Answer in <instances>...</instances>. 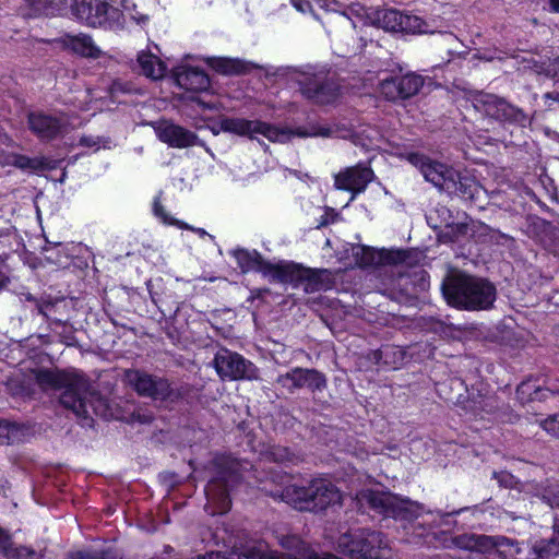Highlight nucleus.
Wrapping results in <instances>:
<instances>
[{
	"mask_svg": "<svg viewBox=\"0 0 559 559\" xmlns=\"http://www.w3.org/2000/svg\"><path fill=\"white\" fill-rule=\"evenodd\" d=\"M219 126L224 132L240 136L247 135L251 139L261 134L272 142H285L289 138L286 131L259 120L224 118L221 120Z\"/></svg>",
	"mask_w": 559,
	"mask_h": 559,
	"instance_id": "nucleus-7",
	"label": "nucleus"
},
{
	"mask_svg": "<svg viewBox=\"0 0 559 559\" xmlns=\"http://www.w3.org/2000/svg\"><path fill=\"white\" fill-rule=\"evenodd\" d=\"M292 4L301 13H306L311 9L308 0H292Z\"/></svg>",
	"mask_w": 559,
	"mask_h": 559,
	"instance_id": "nucleus-43",
	"label": "nucleus"
},
{
	"mask_svg": "<svg viewBox=\"0 0 559 559\" xmlns=\"http://www.w3.org/2000/svg\"><path fill=\"white\" fill-rule=\"evenodd\" d=\"M525 388H527L526 384H522L520 388H519V392H524Z\"/></svg>",
	"mask_w": 559,
	"mask_h": 559,
	"instance_id": "nucleus-51",
	"label": "nucleus"
},
{
	"mask_svg": "<svg viewBox=\"0 0 559 559\" xmlns=\"http://www.w3.org/2000/svg\"><path fill=\"white\" fill-rule=\"evenodd\" d=\"M60 41L66 49L81 57L96 59L102 56V50L95 45L92 37L86 34L64 35Z\"/></svg>",
	"mask_w": 559,
	"mask_h": 559,
	"instance_id": "nucleus-22",
	"label": "nucleus"
},
{
	"mask_svg": "<svg viewBox=\"0 0 559 559\" xmlns=\"http://www.w3.org/2000/svg\"><path fill=\"white\" fill-rule=\"evenodd\" d=\"M192 99H193L194 102H197L200 106H202V107H206L205 103H204V102H202L199 97H194V98H192Z\"/></svg>",
	"mask_w": 559,
	"mask_h": 559,
	"instance_id": "nucleus-50",
	"label": "nucleus"
},
{
	"mask_svg": "<svg viewBox=\"0 0 559 559\" xmlns=\"http://www.w3.org/2000/svg\"><path fill=\"white\" fill-rule=\"evenodd\" d=\"M549 3L554 12H559V0H549Z\"/></svg>",
	"mask_w": 559,
	"mask_h": 559,
	"instance_id": "nucleus-47",
	"label": "nucleus"
},
{
	"mask_svg": "<svg viewBox=\"0 0 559 559\" xmlns=\"http://www.w3.org/2000/svg\"><path fill=\"white\" fill-rule=\"evenodd\" d=\"M260 272L270 281L278 283H294L305 276V271L293 263L272 264L264 261Z\"/></svg>",
	"mask_w": 559,
	"mask_h": 559,
	"instance_id": "nucleus-21",
	"label": "nucleus"
},
{
	"mask_svg": "<svg viewBox=\"0 0 559 559\" xmlns=\"http://www.w3.org/2000/svg\"><path fill=\"white\" fill-rule=\"evenodd\" d=\"M35 381L44 389L63 390L60 403L76 417L87 419L91 414L107 417L105 401L91 391L87 381L80 374L59 370L40 369L34 373Z\"/></svg>",
	"mask_w": 559,
	"mask_h": 559,
	"instance_id": "nucleus-1",
	"label": "nucleus"
},
{
	"mask_svg": "<svg viewBox=\"0 0 559 559\" xmlns=\"http://www.w3.org/2000/svg\"><path fill=\"white\" fill-rule=\"evenodd\" d=\"M271 456L276 462H293L294 454L287 449L282 447H274L271 450Z\"/></svg>",
	"mask_w": 559,
	"mask_h": 559,
	"instance_id": "nucleus-39",
	"label": "nucleus"
},
{
	"mask_svg": "<svg viewBox=\"0 0 559 559\" xmlns=\"http://www.w3.org/2000/svg\"><path fill=\"white\" fill-rule=\"evenodd\" d=\"M442 292L448 304L466 310L488 309L496 300V288L491 283L463 273L448 276Z\"/></svg>",
	"mask_w": 559,
	"mask_h": 559,
	"instance_id": "nucleus-2",
	"label": "nucleus"
},
{
	"mask_svg": "<svg viewBox=\"0 0 559 559\" xmlns=\"http://www.w3.org/2000/svg\"><path fill=\"white\" fill-rule=\"evenodd\" d=\"M91 109H92V106L90 105V103H85L84 106L80 107L81 111H88Z\"/></svg>",
	"mask_w": 559,
	"mask_h": 559,
	"instance_id": "nucleus-49",
	"label": "nucleus"
},
{
	"mask_svg": "<svg viewBox=\"0 0 559 559\" xmlns=\"http://www.w3.org/2000/svg\"><path fill=\"white\" fill-rule=\"evenodd\" d=\"M17 427L15 424H11L5 420H0V443H10L14 440V433Z\"/></svg>",
	"mask_w": 559,
	"mask_h": 559,
	"instance_id": "nucleus-35",
	"label": "nucleus"
},
{
	"mask_svg": "<svg viewBox=\"0 0 559 559\" xmlns=\"http://www.w3.org/2000/svg\"><path fill=\"white\" fill-rule=\"evenodd\" d=\"M157 138L171 147L185 148L195 144L197 135L170 121H160L155 126Z\"/></svg>",
	"mask_w": 559,
	"mask_h": 559,
	"instance_id": "nucleus-18",
	"label": "nucleus"
},
{
	"mask_svg": "<svg viewBox=\"0 0 559 559\" xmlns=\"http://www.w3.org/2000/svg\"><path fill=\"white\" fill-rule=\"evenodd\" d=\"M542 498L551 507L559 508V483L551 484L547 486L543 493Z\"/></svg>",
	"mask_w": 559,
	"mask_h": 559,
	"instance_id": "nucleus-34",
	"label": "nucleus"
},
{
	"mask_svg": "<svg viewBox=\"0 0 559 559\" xmlns=\"http://www.w3.org/2000/svg\"><path fill=\"white\" fill-rule=\"evenodd\" d=\"M499 407L500 403L496 396H483L479 401L473 402L471 409L476 416L485 418V414H496Z\"/></svg>",
	"mask_w": 559,
	"mask_h": 559,
	"instance_id": "nucleus-30",
	"label": "nucleus"
},
{
	"mask_svg": "<svg viewBox=\"0 0 559 559\" xmlns=\"http://www.w3.org/2000/svg\"><path fill=\"white\" fill-rule=\"evenodd\" d=\"M55 7L52 0H32L29 16L50 15L53 14Z\"/></svg>",
	"mask_w": 559,
	"mask_h": 559,
	"instance_id": "nucleus-32",
	"label": "nucleus"
},
{
	"mask_svg": "<svg viewBox=\"0 0 559 559\" xmlns=\"http://www.w3.org/2000/svg\"><path fill=\"white\" fill-rule=\"evenodd\" d=\"M423 85L421 75L407 73L400 78L383 80L380 83V92L389 100L406 99L416 95Z\"/></svg>",
	"mask_w": 559,
	"mask_h": 559,
	"instance_id": "nucleus-13",
	"label": "nucleus"
},
{
	"mask_svg": "<svg viewBox=\"0 0 559 559\" xmlns=\"http://www.w3.org/2000/svg\"><path fill=\"white\" fill-rule=\"evenodd\" d=\"M217 473L207 484L205 495L206 510L210 514H223L230 508L229 489L242 477L241 464L230 457H222L216 462Z\"/></svg>",
	"mask_w": 559,
	"mask_h": 559,
	"instance_id": "nucleus-4",
	"label": "nucleus"
},
{
	"mask_svg": "<svg viewBox=\"0 0 559 559\" xmlns=\"http://www.w3.org/2000/svg\"><path fill=\"white\" fill-rule=\"evenodd\" d=\"M124 378L128 384L133 386L140 395L164 401L171 394L167 380L146 372L131 369L126 371Z\"/></svg>",
	"mask_w": 559,
	"mask_h": 559,
	"instance_id": "nucleus-12",
	"label": "nucleus"
},
{
	"mask_svg": "<svg viewBox=\"0 0 559 559\" xmlns=\"http://www.w3.org/2000/svg\"><path fill=\"white\" fill-rule=\"evenodd\" d=\"M29 130L40 140H52L61 134L64 128L63 117H57L40 111L28 114Z\"/></svg>",
	"mask_w": 559,
	"mask_h": 559,
	"instance_id": "nucleus-17",
	"label": "nucleus"
},
{
	"mask_svg": "<svg viewBox=\"0 0 559 559\" xmlns=\"http://www.w3.org/2000/svg\"><path fill=\"white\" fill-rule=\"evenodd\" d=\"M317 135H322V136H329L330 135V130L329 129H320L318 132H316Z\"/></svg>",
	"mask_w": 559,
	"mask_h": 559,
	"instance_id": "nucleus-48",
	"label": "nucleus"
},
{
	"mask_svg": "<svg viewBox=\"0 0 559 559\" xmlns=\"http://www.w3.org/2000/svg\"><path fill=\"white\" fill-rule=\"evenodd\" d=\"M364 539V548H371V551L370 555H361V559H382L384 557L382 551L388 544L381 533L366 530Z\"/></svg>",
	"mask_w": 559,
	"mask_h": 559,
	"instance_id": "nucleus-24",
	"label": "nucleus"
},
{
	"mask_svg": "<svg viewBox=\"0 0 559 559\" xmlns=\"http://www.w3.org/2000/svg\"><path fill=\"white\" fill-rule=\"evenodd\" d=\"M400 32L413 34L425 33L426 24L420 17L416 15L403 14V27H401Z\"/></svg>",
	"mask_w": 559,
	"mask_h": 559,
	"instance_id": "nucleus-31",
	"label": "nucleus"
},
{
	"mask_svg": "<svg viewBox=\"0 0 559 559\" xmlns=\"http://www.w3.org/2000/svg\"><path fill=\"white\" fill-rule=\"evenodd\" d=\"M402 158L416 167L426 181L439 190L448 193H465V183L462 181L460 173L453 167L417 152H406L402 154Z\"/></svg>",
	"mask_w": 559,
	"mask_h": 559,
	"instance_id": "nucleus-5",
	"label": "nucleus"
},
{
	"mask_svg": "<svg viewBox=\"0 0 559 559\" xmlns=\"http://www.w3.org/2000/svg\"><path fill=\"white\" fill-rule=\"evenodd\" d=\"M547 75L555 76L556 75V71L549 70V71H547Z\"/></svg>",
	"mask_w": 559,
	"mask_h": 559,
	"instance_id": "nucleus-52",
	"label": "nucleus"
},
{
	"mask_svg": "<svg viewBox=\"0 0 559 559\" xmlns=\"http://www.w3.org/2000/svg\"><path fill=\"white\" fill-rule=\"evenodd\" d=\"M199 234L205 235L206 233L203 229H195Z\"/></svg>",
	"mask_w": 559,
	"mask_h": 559,
	"instance_id": "nucleus-54",
	"label": "nucleus"
},
{
	"mask_svg": "<svg viewBox=\"0 0 559 559\" xmlns=\"http://www.w3.org/2000/svg\"><path fill=\"white\" fill-rule=\"evenodd\" d=\"M550 394H554V391L546 388V389H542V388H538L535 390V396H534V400H546L548 399V396Z\"/></svg>",
	"mask_w": 559,
	"mask_h": 559,
	"instance_id": "nucleus-44",
	"label": "nucleus"
},
{
	"mask_svg": "<svg viewBox=\"0 0 559 559\" xmlns=\"http://www.w3.org/2000/svg\"><path fill=\"white\" fill-rule=\"evenodd\" d=\"M81 144L88 147H98L99 141L93 136H83L81 139Z\"/></svg>",
	"mask_w": 559,
	"mask_h": 559,
	"instance_id": "nucleus-45",
	"label": "nucleus"
},
{
	"mask_svg": "<svg viewBox=\"0 0 559 559\" xmlns=\"http://www.w3.org/2000/svg\"><path fill=\"white\" fill-rule=\"evenodd\" d=\"M11 163L23 170L31 171L45 169L48 166V162L44 157H27L24 155H14Z\"/></svg>",
	"mask_w": 559,
	"mask_h": 559,
	"instance_id": "nucleus-29",
	"label": "nucleus"
},
{
	"mask_svg": "<svg viewBox=\"0 0 559 559\" xmlns=\"http://www.w3.org/2000/svg\"><path fill=\"white\" fill-rule=\"evenodd\" d=\"M283 501L299 511L320 512L340 506L343 496L340 489L325 478H316L307 487L286 486L281 493H275Z\"/></svg>",
	"mask_w": 559,
	"mask_h": 559,
	"instance_id": "nucleus-3",
	"label": "nucleus"
},
{
	"mask_svg": "<svg viewBox=\"0 0 559 559\" xmlns=\"http://www.w3.org/2000/svg\"><path fill=\"white\" fill-rule=\"evenodd\" d=\"M354 255L356 257L357 263L360 266H368L373 262L372 252L365 247H357L354 249Z\"/></svg>",
	"mask_w": 559,
	"mask_h": 559,
	"instance_id": "nucleus-36",
	"label": "nucleus"
},
{
	"mask_svg": "<svg viewBox=\"0 0 559 559\" xmlns=\"http://www.w3.org/2000/svg\"><path fill=\"white\" fill-rule=\"evenodd\" d=\"M365 528H354L340 535L338 550L352 559H361V555H370L371 548H364Z\"/></svg>",
	"mask_w": 559,
	"mask_h": 559,
	"instance_id": "nucleus-19",
	"label": "nucleus"
},
{
	"mask_svg": "<svg viewBox=\"0 0 559 559\" xmlns=\"http://www.w3.org/2000/svg\"><path fill=\"white\" fill-rule=\"evenodd\" d=\"M277 383L289 391L301 388L321 390L325 386L326 381L317 370L295 368L285 374L278 376Z\"/></svg>",
	"mask_w": 559,
	"mask_h": 559,
	"instance_id": "nucleus-16",
	"label": "nucleus"
},
{
	"mask_svg": "<svg viewBox=\"0 0 559 559\" xmlns=\"http://www.w3.org/2000/svg\"><path fill=\"white\" fill-rule=\"evenodd\" d=\"M175 81L181 88L202 92L209 88V76L200 69L188 66L178 67L174 72Z\"/></svg>",
	"mask_w": 559,
	"mask_h": 559,
	"instance_id": "nucleus-20",
	"label": "nucleus"
},
{
	"mask_svg": "<svg viewBox=\"0 0 559 559\" xmlns=\"http://www.w3.org/2000/svg\"><path fill=\"white\" fill-rule=\"evenodd\" d=\"M236 260L243 272H248L251 270L259 271L261 270V265L264 263L261 254L253 250H237L235 251Z\"/></svg>",
	"mask_w": 559,
	"mask_h": 559,
	"instance_id": "nucleus-27",
	"label": "nucleus"
},
{
	"mask_svg": "<svg viewBox=\"0 0 559 559\" xmlns=\"http://www.w3.org/2000/svg\"><path fill=\"white\" fill-rule=\"evenodd\" d=\"M213 364L222 379L240 380L257 377V369L252 362L226 348H221L215 354Z\"/></svg>",
	"mask_w": 559,
	"mask_h": 559,
	"instance_id": "nucleus-9",
	"label": "nucleus"
},
{
	"mask_svg": "<svg viewBox=\"0 0 559 559\" xmlns=\"http://www.w3.org/2000/svg\"><path fill=\"white\" fill-rule=\"evenodd\" d=\"M357 499L384 516L400 520L412 521L424 512V506L418 502L385 491L364 490L357 495Z\"/></svg>",
	"mask_w": 559,
	"mask_h": 559,
	"instance_id": "nucleus-6",
	"label": "nucleus"
},
{
	"mask_svg": "<svg viewBox=\"0 0 559 559\" xmlns=\"http://www.w3.org/2000/svg\"><path fill=\"white\" fill-rule=\"evenodd\" d=\"M70 10L79 21L90 26H102L114 17L115 9L103 0H71Z\"/></svg>",
	"mask_w": 559,
	"mask_h": 559,
	"instance_id": "nucleus-11",
	"label": "nucleus"
},
{
	"mask_svg": "<svg viewBox=\"0 0 559 559\" xmlns=\"http://www.w3.org/2000/svg\"><path fill=\"white\" fill-rule=\"evenodd\" d=\"M511 479H512V476H511V475H509V474H507V473L501 474V477H500V478H498V480H499L500 483H504L506 485H510V484H511Z\"/></svg>",
	"mask_w": 559,
	"mask_h": 559,
	"instance_id": "nucleus-46",
	"label": "nucleus"
},
{
	"mask_svg": "<svg viewBox=\"0 0 559 559\" xmlns=\"http://www.w3.org/2000/svg\"><path fill=\"white\" fill-rule=\"evenodd\" d=\"M374 179L373 170L365 165L357 164L352 167H346L334 175V187L337 190H344L352 193L350 200L362 193L367 186Z\"/></svg>",
	"mask_w": 559,
	"mask_h": 559,
	"instance_id": "nucleus-10",
	"label": "nucleus"
},
{
	"mask_svg": "<svg viewBox=\"0 0 559 559\" xmlns=\"http://www.w3.org/2000/svg\"><path fill=\"white\" fill-rule=\"evenodd\" d=\"M540 426L549 435L559 438V414L540 421Z\"/></svg>",
	"mask_w": 559,
	"mask_h": 559,
	"instance_id": "nucleus-38",
	"label": "nucleus"
},
{
	"mask_svg": "<svg viewBox=\"0 0 559 559\" xmlns=\"http://www.w3.org/2000/svg\"><path fill=\"white\" fill-rule=\"evenodd\" d=\"M12 540L11 535L0 527V552L5 557H11Z\"/></svg>",
	"mask_w": 559,
	"mask_h": 559,
	"instance_id": "nucleus-41",
	"label": "nucleus"
},
{
	"mask_svg": "<svg viewBox=\"0 0 559 559\" xmlns=\"http://www.w3.org/2000/svg\"><path fill=\"white\" fill-rule=\"evenodd\" d=\"M546 106L549 110H556L559 109V93L552 92L547 93L544 96Z\"/></svg>",
	"mask_w": 559,
	"mask_h": 559,
	"instance_id": "nucleus-42",
	"label": "nucleus"
},
{
	"mask_svg": "<svg viewBox=\"0 0 559 559\" xmlns=\"http://www.w3.org/2000/svg\"><path fill=\"white\" fill-rule=\"evenodd\" d=\"M537 559H559V530L548 540H540L533 547Z\"/></svg>",
	"mask_w": 559,
	"mask_h": 559,
	"instance_id": "nucleus-26",
	"label": "nucleus"
},
{
	"mask_svg": "<svg viewBox=\"0 0 559 559\" xmlns=\"http://www.w3.org/2000/svg\"><path fill=\"white\" fill-rule=\"evenodd\" d=\"M301 92L313 103L330 104L338 97L340 87L324 73H318L302 83Z\"/></svg>",
	"mask_w": 559,
	"mask_h": 559,
	"instance_id": "nucleus-14",
	"label": "nucleus"
},
{
	"mask_svg": "<svg viewBox=\"0 0 559 559\" xmlns=\"http://www.w3.org/2000/svg\"><path fill=\"white\" fill-rule=\"evenodd\" d=\"M403 14L394 9H386L378 13V23L380 26L390 32H400L403 27Z\"/></svg>",
	"mask_w": 559,
	"mask_h": 559,
	"instance_id": "nucleus-28",
	"label": "nucleus"
},
{
	"mask_svg": "<svg viewBox=\"0 0 559 559\" xmlns=\"http://www.w3.org/2000/svg\"><path fill=\"white\" fill-rule=\"evenodd\" d=\"M138 62L142 73L152 80H159L166 74L165 63L151 52L141 51L138 56Z\"/></svg>",
	"mask_w": 559,
	"mask_h": 559,
	"instance_id": "nucleus-23",
	"label": "nucleus"
},
{
	"mask_svg": "<svg viewBox=\"0 0 559 559\" xmlns=\"http://www.w3.org/2000/svg\"><path fill=\"white\" fill-rule=\"evenodd\" d=\"M207 62L213 69L224 74L242 73L248 70L247 64L238 59L213 57Z\"/></svg>",
	"mask_w": 559,
	"mask_h": 559,
	"instance_id": "nucleus-25",
	"label": "nucleus"
},
{
	"mask_svg": "<svg viewBox=\"0 0 559 559\" xmlns=\"http://www.w3.org/2000/svg\"><path fill=\"white\" fill-rule=\"evenodd\" d=\"M151 417H144L143 421H148Z\"/></svg>",
	"mask_w": 559,
	"mask_h": 559,
	"instance_id": "nucleus-55",
	"label": "nucleus"
},
{
	"mask_svg": "<svg viewBox=\"0 0 559 559\" xmlns=\"http://www.w3.org/2000/svg\"><path fill=\"white\" fill-rule=\"evenodd\" d=\"M154 215L159 218L164 224L167 225H177L180 228H190L187 224L180 223L179 221L173 218L170 215L166 213L164 207L159 204L158 201L154 202L153 206Z\"/></svg>",
	"mask_w": 559,
	"mask_h": 559,
	"instance_id": "nucleus-33",
	"label": "nucleus"
},
{
	"mask_svg": "<svg viewBox=\"0 0 559 559\" xmlns=\"http://www.w3.org/2000/svg\"><path fill=\"white\" fill-rule=\"evenodd\" d=\"M474 107L497 120H509L522 127L531 123L528 117L519 108L513 107L503 98L492 94L478 93L474 98Z\"/></svg>",
	"mask_w": 559,
	"mask_h": 559,
	"instance_id": "nucleus-8",
	"label": "nucleus"
},
{
	"mask_svg": "<svg viewBox=\"0 0 559 559\" xmlns=\"http://www.w3.org/2000/svg\"><path fill=\"white\" fill-rule=\"evenodd\" d=\"M88 97H90V93H88V92H86V93L84 94V98H83V100H82V102H85Z\"/></svg>",
	"mask_w": 559,
	"mask_h": 559,
	"instance_id": "nucleus-53",
	"label": "nucleus"
},
{
	"mask_svg": "<svg viewBox=\"0 0 559 559\" xmlns=\"http://www.w3.org/2000/svg\"><path fill=\"white\" fill-rule=\"evenodd\" d=\"M456 544L464 549L477 552H488L495 548H502L509 546L511 549L509 555L520 554L518 542L507 537H492L487 535H462L457 537Z\"/></svg>",
	"mask_w": 559,
	"mask_h": 559,
	"instance_id": "nucleus-15",
	"label": "nucleus"
},
{
	"mask_svg": "<svg viewBox=\"0 0 559 559\" xmlns=\"http://www.w3.org/2000/svg\"><path fill=\"white\" fill-rule=\"evenodd\" d=\"M350 15H355L356 17H364L366 15L365 8L360 4H353L349 8H347L346 11L342 13V17L344 21H350L353 27H356V23L352 21Z\"/></svg>",
	"mask_w": 559,
	"mask_h": 559,
	"instance_id": "nucleus-40",
	"label": "nucleus"
},
{
	"mask_svg": "<svg viewBox=\"0 0 559 559\" xmlns=\"http://www.w3.org/2000/svg\"><path fill=\"white\" fill-rule=\"evenodd\" d=\"M9 559H39L40 556L34 551L33 549H29L27 547H17L14 548L12 546L11 557H8Z\"/></svg>",
	"mask_w": 559,
	"mask_h": 559,
	"instance_id": "nucleus-37",
	"label": "nucleus"
}]
</instances>
